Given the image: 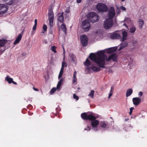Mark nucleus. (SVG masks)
<instances>
[{"label": "nucleus", "instance_id": "nucleus-1", "mask_svg": "<svg viewBox=\"0 0 147 147\" xmlns=\"http://www.w3.org/2000/svg\"><path fill=\"white\" fill-rule=\"evenodd\" d=\"M104 52L100 51L97 53L96 55L93 53H91L89 57L90 59L96 64H103L104 61L101 59V57L104 55Z\"/></svg>", "mask_w": 147, "mask_h": 147}, {"label": "nucleus", "instance_id": "nucleus-2", "mask_svg": "<svg viewBox=\"0 0 147 147\" xmlns=\"http://www.w3.org/2000/svg\"><path fill=\"white\" fill-rule=\"evenodd\" d=\"M112 39H120V40L122 41L120 45V47L118 49V51H120L123 48L126 47L128 45L127 42H123V41L126 40L127 37H110Z\"/></svg>", "mask_w": 147, "mask_h": 147}, {"label": "nucleus", "instance_id": "nucleus-3", "mask_svg": "<svg viewBox=\"0 0 147 147\" xmlns=\"http://www.w3.org/2000/svg\"><path fill=\"white\" fill-rule=\"evenodd\" d=\"M48 16L49 21V25L51 27H52L53 25L54 17L52 8H51L49 9Z\"/></svg>", "mask_w": 147, "mask_h": 147}, {"label": "nucleus", "instance_id": "nucleus-4", "mask_svg": "<svg viewBox=\"0 0 147 147\" xmlns=\"http://www.w3.org/2000/svg\"><path fill=\"white\" fill-rule=\"evenodd\" d=\"M87 17L88 20H90L92 22H97L98 19V16L94 12L89 13L87 15Z\"/></svg>", "mask_w": 147, "mask_h": 147}, {"label": "nucleus", "instance_id": "nucleus-5", "mask_svg": "<svg viewBox=\"0 0 147 147\" xmlns=\"http://www.w3.org/2000/svg\"><path fill=\"white\" fill-rule=\"evenodd\" d=\"M82 27L84 31H88L90 28V24L89 20H85L84 21L82 22Z\"/></svg>", "mask_w": 147, "mask_h": 147}, {"label": "nucleus", "instance_id": "nucleus-6", "mask_svg": "<svg viewBox=\"0 0 147 147\" xmlns=\"http://www.w3.org/2000/svg\"><path fill=\"white\" fill-rule=\"evenodd\" d=\"M113 25V20L107 19L104 22L103 26L106 29H108L111 28Z\"/></svg>", "mask_w": 147, "mask_h": 147}, {"label": "nucleus", "instance_id": "nucleus-7", "mask_svg": "<svg viewBox=\"0 0 147 147\" xmlns=\"http://www.w3.org/2000/svg\"><path fill=\"white\" fill-rule=\"evenodd\" d=\"M93 118L90 121H91V125L94 130L96 131L98 130L97 126L99 124V121L98 120L96 119V118L94 116Z\"/></svg>", "mask_w": 147, "mask_h": 147}, {"label": "nucleus", "instance_id": "nucleus-8", "mask_svg": "<svg viewBox=\"0 0 147 147\" xmlns=\"http://www.w3.org/2000/svg\"><path fill=\"white\" fill-rule=\"evenodd\" d=\"M97 9L98 10L101 12H105L107 10V6L105 4L98 3L96 6Z\"/></svg>", "mask_w": 147, "mask_h": 147}, {"label": "nucleus", "instance_id": "nucleus-9", "mask_svg": "<svg viewBox=\"0 0 147 147\" xmlns=\"http://www.w3.org/2000/svg\"><path fill=\"white\" fill-rule=\"evenodd\" d=\"M115 12L114 7H111L108 12V16L109 19L113 20V17L115 16Z\"/></svg>", "mask_w": 147, "mask_h": 147}, {"label": "nucleus", "instance_id": "nucleus-10", "mask_svg": "<svg viewBox=\"0 0 147 147\" xmlns=\"http://www.w3.org/2000/svg\"><path fill=\"white\" fill-rule=\"evenodd\" d=\"M82 118L84 120H89L91 119L94 117V115L92 114L88 115L86 113H83L81 115Z\"/></svg>", "mask_w": 147, "mask_h": 147}, {"label": "nucleus", "instance_id": "nucleus-11", "mask_svg": "<svg viewBox=\"0 0 147 147\" xmlns=\"http://www.w3.org/2000/svg\"><path fill=\"white\" fill-rule=\"evenodd\" d=\"M8 7L5 5L0 4V14H2L6 12L7 10Z\"/></svg>", "mask_w": 147, "mask_h": 147}, {"label": "nucleus", "instance_id": "nucleus-12", "mask_svg": "<svg viewBox=\"0 0 147 147\" xmlns=\"http://www.w3.org/2000/svg\"><path fill=\"white\" fill-rule=\"evenodd\" d=\"M101 59L103 60L104 61V63L103 64H102L101 63H100V64H99V63L97 64L98 66L100 67L105 68V60L107 61V55H105L104 54V55H103V56H102Z\"/></svg>", "mask_w": 147, "mask_h": 147}, {"label": "nucleus", "instance_id": "nucleus-13", "mask_svg": "<svg viewBox=\"0 0 147 147\" xmlns=\"http://www.w3.org/2000/svg\"><path fill=\"white\" fill-rule=\"evenodd\" d=\"M99 124L100 127L104 130H106L109 127L108 126V123L104 121H101Z\"/></svg>", "mask_w": 147, "mask_h": 147}, {"label": "nucleus", "instance_id": "nucleus-14", "mask_svg": "<svg viewBox=\"0 0 147 147\" xmlns=\"http://www.w3.org/2000/svg\"><path fill=\"white\" fill-rule=\"evenodd\" d=\"M111 59L114 62L117 61V56L116 53H113L107 59V61H109Z\"/></svg>", "mask_w": 147, "mask_h": 147}, {"label": "nucleus", "instance_id": "nucleus-15", "mask_svg": "<svg viewBox=\"0 0 147 147\" xmlns=\"http://www.w3.org/2000/svg\"><path fill=\"white\" fill-rule=\"evenodd\" d=\"M88 37H80L81 42L83 47H86L88 44Z\"/></svg>", "mask_w": 147, "mask_h": 147}, {"label": "nucleus", "instance_id": "nucleus-16", "mask_svg": "<svg viewBox=\"0 0 147 147\" xmlns=\"http://www.w3.org/2000/svg\"><path fill=\"white\" fill-rule=\"evenodd\" d=\"M132 101L134 105H138L141 102V100L139 97H135L133 98Z\"/></svg>", "mask_w": 147, "mask_h": 147}, {"label": "nucleus", "instance_id": "nucleus-17", "mask_svg": "<svg viewBox=\"0 0 147 147\" xmlns=\"http://www.w3.org/2000/svg\"><path fill=\"white\" fill-rule=\"evenodd\" d=\"M5 80L7 81L9 83V84H11L12 83L15 85H17V83L13 81V79L9 77V76H6L5 78Z\"/></svg>", "mask_w": 147, "mask_h": 147}, {"label": "nucleus", "instance_id": "nucleus-18", "mask_svg": "<svg viewBox=\"0 0 147 147\" xmlns=\"http://www.w3.org/2000/svg\"><path fill=\"white\" fill-rule=\"evenodd\" d=\"M117 49V48L116 47L110 48L108 49L107 52L109 53H111L115 52Z\"/></svg>", "mask_w": 147, "mask_h": 147}, {"label": "nucleus", "instance_id": "nucleus-19", "mask_svg": "<svg viewBox=\"0 0 147 147\" xmlns=\"http://www.w3.org/2000/svg\"><path fill=\"white\" fill-rule=\"evenodd\" d=\"M88 69H91L94 72H97L100 71V69L95 66H90L88 67Z\"/></svg>", "mask_w": 147, "mask_h": 147}, {"label": "nucleus", "instance_id": "nucleus-20", "mask_svg": "<svg viewBox=\"0 0 147 147\" xmlns=\"http://www.w3.org/2000/svg\"><path fill=\"white\" fill-rule=\"evenodd\" d=\"M119 31H117L111 34V37H120Z\"/></svg>", "mask_w": 147, "mask_h": 147}, {"label": "nucleus", "instance_id": "nucleus-21", "mask_svg": "<svg viewBox=\"0 0 147 147\" xmlns=\"http://www.w3.org/2000/svg\"><path fill=\"white\" fill-rule=\"evenodd\" d=\"M60 80L59 81L57 85V88L59 90L60 89L61 86L62 85V82L64 81L63 78L60 79Z\"/></svg>", "mask_w": 147, "mask_h": 147}, {"label": "nucleus", "instance_id": "nucleus-22", "mask_svg": "<svg viewBox=\"0 0 147 147\" xmlns=\"http://www.w3.org/2000/svg\"><path fill=\"white\" fill-rule=\"evenodd\" d=\"M138 23L139 25L140 29H142L144 24V20L142 19H139L138 21Z\"/></svg>", "mask_w": 147, "mask_h": 147}, {"label": "nucleus", "instance_id": "nucleus-23", "mask_svg": "<svg viewBox=\"0 0 147 147\" xmlns=\"http://www.w3.org/2000/svg\"><path fill=\"white\" fill-rule=\"evenodd\" d=\"M7 42V40H0V47H4Z\"/></svg>", "mask_w": 147, "mask_h": 147}, {"label": "nucleus", "instance_id": "nucleus-24", "mask_svg": "<svg viewBox=\"0 0 147 147\" xmlns=\"http://www.w3.org/2000/svg\"><path fill=\"white\" fill-rule=\"evenodd\" d=\"M133 90L131 89H129L127 90L126 93V96L127 97L130 96L132 93Z\"/></svg>", "mask_w": 147, "mask_h": 147}, {"label": "nucleus", "instance_id": "nucleus-25", "mask_svg": "<svg viewBox=\"0 0 147 147\" xmlns=\"http://www.w3.org/2000/svg\"><path fill=\"white\" fill-rule=\"evenodd\" d=\"M70 59L71 60V62H72L74 63H76V57L75 55L73 54H72L70 56Z\"/></svg>", "mask_w": 147, "mask_h": 147}, {"label": "nucleus", "instance_id": "nucleus-26", "mask_svg": "<svg viewBox=\"0 0 147 147\" xmlns=\"http://www.w3.org/2000/svg\"><path fill=\"white\" fill-rule=\"evenodd\" d=\"M130 21V19L128 18H126L124 20V24L123 25V26H126V28H127L128 29V27L126 24V23L129 22Z\"/></svg>", "mask_w": 147, "mask_h": 147}, {"label": "nucleus", "instance_id": "nucleus-27", "mask_svg": "<svg viewBox=\"0 0 147 147\" xmlns=\"http://www.w3.org/2000/svg\"><path fill=\"white\" fill-rule=\"evenodd\" d=\"M76 71H75L74 72V74L73 75V83H75V82H76L77 81V79L76 78Z\"/></svg>", "mask_w": 147, "mask_h": 147}, {"label": "nucleus", "instance_id": "nucleus-28", "mask_svg": "<svg viewBox=\"0 0 147 147\" xmlns=\"http://www.w3.org/2000/svg\"><path fill=\"white\" fill-rule=\"evenodd\" d=\"M129 32L131 33H134L136 30V28L134 26H132L129 28Z\"/></svg>", "mask_w": 147, "mask_h": 147}, {"label": "nucleus", "instance_id": "nucleus-29", "mask_svg": "<svg viewBox=\"0 0 147 147\" xmlns=\"http://www.w3.org/2000/svg\"><path fill=\"white\" fill-rule=\"evenodd\" d=\"M84 64L85 66L87 67L90 65L91 63L88 59H87Z\"/></svg>", "mask_w": 147, "mask_h": 147}, {"label": "nucleus", "instance_id": "nucleus-30", "mask_svg": "<svg viewBox=\"0 0 147 147\" xmlns=\"http://www.w3.org/2000/svg\"><path fill=\"white\" fill-rule=\"evenodd\" d=\"M61 28L63 32L66 34V28L65 25L64 24H63L61 26Z\"/></svg>", "mask_w": 147, "mask_h": 147}, {"label": "nucleus", "instance_id": "nucleus-31", "mask_svg": "<svg viewBox=\"0 0 147 147\" xmlns=\"http://www.w3.org/2000/svg\"><path fill=\"white\" fill-rule=\"evenodd\" d=\"M22 37H17L13 43V45H16L21 40Z\"/></svg>", "mask_w": 147, "mask_h": 147}, {"label": "nucleus", "instance_id": "nucleus-32", "mask_svg": "<svg viewBox=\"0 0 147 147\" xmlns=\"http://www.w3.org/2000/svg\"><path fill=\"white\" fill-rule=\"evenodd\" d=\"M116 11L117 15H119L121 12L120 7L118 6H116Z\"/></svg>", "mask_w": 147, "mask_h": 147}, {"label": "nucleus", "instance_id": "nucleus-33", "mask_svg": "<svg viewBox=\"0 0 147 147\" xmlns=\"http://www.w3.org/2000/svg\"><path fill=\"white\" fill-rule=\"evenodd\" d=\"M58 19L59 21L61 22H63L64 18L62 14H61L59 16Z\"/></svg>", "mask_w": 147, "mask_h": 147}, {"label": "nucleus", "instance_id": "nucleus-34", "mask_svg": "<svg viewBox=\"0 0 147 147\" xmlns=\"http://www.w3.org/2000/svg\"><path fill=\"white\" fill-rule=\"evenodd\" d=\"M94 92L93 90H91L90 92L88 95V96L91 97L92 98H93L94 97Z\"/></svg>", "mask_w": 147, "mask_h": 147}, {"label": "nucleus", "instance_id": "nucleus-35", "mask_svg": "<svg viewBox=\"0 0 147 147\" xmlns=\"http://www.w3.org/2000/svg\"><path fill=\"white\" fill-rule=\"evenodd\" d=\"M137 42L136 40H135L132 43V44L134 46V47L133 48H131V49L132 50H133L134 49L135 47H136L137 44Z\"/></svg>", "mask_w": 147, "mask_h": 147}, {"label": "nucleus", "instance_id": "nucleus-36", "mask_svg": "<svg viewBox=\"0 0 147 147\" xmlns=\"http://www.w3.org/2000/svg\"><path fill=\"white\" fill-rule=\"evenodd\" d=\"M57 87L53 88L50 91V94H53L56 90Z\"/></svg>", "mask_w": 147, "mask_h": 147}, {"label": "nucleus", "instance_id": "nucleus-37", "mask_svg": "<svg viewBox=\"0 0 147 147\" xmlns=\"http://www.w3.org/2000/svg\"><path fill=\"white\" fill-rule=\"evenodd\" d=\"M56 47H55V46H53L51 47V49L54 53H56L57 52V51L56 50Z\"/></svg>", "mask_w": 147, "mask_h": 147}, {"label": "nucleus", "instance_id": "nucleus-38", "mask_svg": "<svg viewBox=\"0 0 147 147\" xmlns=\"http://www.w3.org/2000/svg\"><path fill=\"white\" fill-rule=\"evenodd\" d=\"M123 37H126L127 36V32L125 31H123L122 32Z\"/></svg>", "mask_w": 147, "mask_h": 147}, {"label": "nucleus", "instance_id": "nucleus-39", "mask_svg": "<svg viewBox=\"0 0 147 147\" xmlns=\"http://www.w3.org/2000/svg\"><path fill=\"white\" fill-rule=\"evenodd\" d=\"M73 98L76 99L77 100H78L79 99V97L78 96L76 95V94H73Z\"/></svg>", "mask_w": 147, "mask_h": 147}, {"label": "nucleus", "instance_id": "nucleus-40", "mask_svg": "<svg viewBox=\"0 0 147 147\" xmlns=\"http://www.w3.org/2000/svg\"><path fill=\"white\" fill-rule=\"evenodd\" d=\"M120 8L123 11H125L126 10V8L123 6H121Z\"/></svg>", "mask_w": 147, "mask_h": 147}, {"label": "nucleus", "instance_id": "nucleus-41", "mask_svg": "<svg viewBox=\"0 0 147 147\" xmlns=\"http://www.w3.org/2000/svg\"><path fill=\"white\" fill-rule=\"evenodd\" d=\"M134 108L133 107H131L130 108V112H129V114L130 115H131V114L132 113V111L133 109H134Z\"/></svg>", "mask_w": 147, "mask_h": 147}, {"label": "nucleus", "instance_id": "nucleus-42", "mask_svg": "<svg viewBox=\"0 0 147 147\" xmlns=\"http://www.w3.org/2000/svg\"><path fill=\"white\" fill-rule=\"evenodd\" d=\"M43 29L44 31H46L47 30V26L44 24L43 25Z\"/></svg>", "mask_w": 147, "mask_h": 147}, {"label": "nucleus", "instance_id": "nucleus-43", "mask_svg": "<svg viewBox=\"0 0 147 147\" xmlns=\"http://www.w3.org/2000/svg\"><path fill=\"white\" fill-rule=\"evenodd\" d=\"M63 65V68H64V67H66L67 66L66 63L64 61L62 63L61 66H62Z\"/></svg>", "mask_w": 147, "mask_h": 147}, {"label": "nucleus", "instance_id": "nucleus-44", "mask_svg": "<svg viewBox=\"0 0 147 147\" xmlns=\"http://www.w3.org/2000/svg\"><path fill=\"white\" fill-rule=\"evenodd\" d=\"M63 73L59 72V76H58V79H59L62 77Z\"/></svg>", "mask_w": 147, "mask_h": 147}, {"label": "nucleus", "instance_id": "nucleus-45", "mask_svg": "<svg viewBox=\"0 0 147 147\" xmlns=\"http://www.w3.org/2000/svg\"><path fill=\"white\" fill-rule=\"evenodd\" d=\"M64 68H63V65L62 66H61V70H60L59 72L63 73Z\"/></svg>", "mask_w": 147, "mask_h": 147}, {"label": "nucleus", "instance_id": "nucleus-46", "mask_svg": "<svg viewBox=\"0 0 147 147\" xmlns=\"http://www.w3.org/2000/svg\"><path fill=\"white\" fill-rule=\"evenodd\" d=\"M91 129V128L90 127L88 126L86 128L84 129L85 130H87L88 131H90Z\"/></svg>", "mask_w": 147, "mask_h": 147}, {"label": "nucleus", "instance_id": "nucleus-47", "mask_svg": "<svg viewBox=\"0 0 147 147\" xmlns=\"http://www.w3.org/2000/svg\"><path fill=\"white\" fill-rule=\"evenodd\" d=\"M114 91V87L113 86H111V89L110 90V92L113 93V92Z\"/></svg>", "mask_w": 147, "mask_h": 147}, {"label": "nucleus", "instance_id": "nucleus-48", "mask_svg": "<svg viewBox=\"0 0 147 147\" xmlns=\"http://www.w3.org/2000/svg\"><path fill=\"white\" fill-rule=\"evenodd\" d=\"M143 92H140L138 94V95L140 97H141L143 94Z\"/></svg>", "mask_w": 147, "mask_h": 147}, {"label": "nucleus", "instance_id": "nucleus-49", "mask_svg": "<svg viewBox=\"0 0 147 147\" xmlns=\"http://www.w3.org/2000/svg\"><path fill=\"white\" fill-rule=\"evenodd\" d=\"M97 34V35H96V36H101V34L102 33H100V32H97V33H96Z\"/></svg>", "mask_w": 147, "mask_h": 147}, {"label": "nucleus", "instance_id": "nucleus-50", "mask_svg": "<svg viewBox=\"0 0 147 147\" xmlns=\"http://www.w3.org/2000/svg\"><path fill=\"white\" fill-rule=\"evenodd\" d=\"M65 12L67 13H69L70 12L69 9V8H67L66 9Z\"/></svg>", "mask_w": 147, "mask_h": 147}, {"label": "nucleus", "instance_id": "nucleus-51", "mask_svg": "<svg viewBox=\"0 0 147 147\" xmlns=\"http://www.w3.org/2000/svg\"><path fill=\"white\" fill-rule=\"evenodd\" d=\"M36 26L37 25H34L33 27V29L34 30H35L36 29Z\"/></svg>", "mask_w": 147, "mask_h": 147}, {"label": "nucleus", "instance_id": "nucleus-52", "mask_svg": "<svg viewBox=\"0 0 147 147\" xmlns=\"http://www.w3.org/2000/svg\"><path fill=\"white\" fill-rule=\"evenodd\" d=\"M113 93L110 92L109 94V95L108 98H109L112 95Z\"/></svg>", "mask_w": 147, "mask_h": 147}, {"label": "nucleus", "instance_id": "nucleus-53", "mask_svg": "<svg viewBox=\"0 0 147 147\" xmlns=\"http://www.w3.org/2000/svg\"><path fill=\"white\" fill-rule=\"evenodd\" d=\"M82 0H77L76 1L78 3H80L82 2Z\"/></svg>", "mask_w": 147, "mask_h": 147}, {"label": "nucleus", "instance_id": "nucleus-54", "mask_svg": "<svg viewBox=\"0 0 147 147\" xmlns=\"http://www.w3.org/2000/svg\"><path fill=\"white\" fill-rule=\"evenodd\" d=\"M34 23H35V24H34V25H37V19H36L35 20Z\"/></svg>", "mask_w": 147, "mask_h": 147}, {"label": "nucleus", "instance_id": "nucleus-55", "mask_svg": "<svg viewBox=\"0 0 147 147\" xmlns=\"http://www.w3.org/2000/svg\"><path fill=\"white\" fill-rule=\"evenodd\" d=\"M33 88L34 89V90L35 91H38V89L35 88L34 87H33Z\"/></svg>", "mask_w": 147, "mask_h": 147}, {"label": "nucleus", "instance_id": "nucleus-56", "mask_svg": "<svg viewBox=\"0 0 147 147\" xmlns=\"http://www.w3.org/2000/svg\"><path fill=\"white\" fill-rule=\"evenodd\" d=\"M63 53L64 54L65 53V48H64V46H63Z\"/></svg>", "mask_w": 147, "mask_h": 147}, {"label": "nucleus", "instance_id": "nucleus-57", "mask_svg": "<svg viewBox=\"0 0 147 147\" xmlns=\"http://www.w3.org/2000/svg\"><path fill=\"white\" fill-rule=\"evenodd\" d=\"M28 113L29 115H32L33 114V113H30L29 111V112Z\"/></svg>", "mask_w": 147, "mask_h": 147}, {"label": "nucleus", "instance_id": "nucleus-58", "mask_svg": "<svg viewBox=\"0 0 147 147\" xmlns=\"http://www.w3.org/2000/svg\"><path fill=\"white\" fill-rule=\"evenodd\" d=\"M43 42L44 43H45L46 44L47 43V40H44Z\"/></svg>", "mask_w": 147, "mask_h": 147}, {"label": "nucleus", "instance_id": "nucleus-59", "mask_svg": "<svg viewBox=\"0 0 147 147\" xmlns=\"http://www.w3.org/2000/svg\"><path fill=\"white\" fill-rule=\"evenodd\" d=\"M80 37H86V35H82Z\"/></svg>", "mask_w": 147, "mask_h": 147}, {"label": "nucleus", "instance_id": "nucleus-60", "mask_svg": "<svg viewBox=\"0 0 147 147\" xmlns=\"http://www.w3.org/2000/svg\"><path fill=\"white\" fill-rule=\"evenodd\" d=\"M22 35L21 34H19L18 37H22Z\"/></svg>", "mask_w": 147, "mask_h": 147}, {"label": "nucleus", "instance_id": "nucleus-61", "mask_svg": "<svg viewBox=\"0 0 147 147\" xmlns=\"http://www.w3.org/2000/svg\"><path fill=\"white\" fill-rule=\"evenodd\" d=\"M77 89L78 90H80V88H79V87H78L77 88Z\"/></svg>", "mask_w": 147, "mask_h": 147}, {"label": "nucleus", "instance_id": "nucleus-62", "mask_svg": "<svg viewBox=\"0 0 147 147\" xmlns=\"http://www.w3.org/2000/svg\"><path fill=\"white\" fill-rule=\"evenodd\" d=\"M122 2H123L125 0H121Z\"/></svg>", "mask_w": 147, "mask_h": 147}, {"label": "nucleus", "instance_id": "nucleus-63", "mask_svg": "<svg viewBox=\"0 0 147 147\" xmlns=\"http://www.w3.org/2000/svg\"><path fill=\"white\" fill-rule=\"evenodd\" d=\"M52 32H50V34H52Z\"/></svg>", "mask_w": 147, "mask_h": 147}, {"label": "nucleus", "instance_id": "nucleus-64", "mask_svg": "<svg viewBox=\"0 0 147 147\" xmlns=\"http://www.w3.org/2000/svg\"><path fill=\"white\" fill-rule=\"evenodd\" d=\"M110 71H112L111 70H109V71L110 72Z\"/></svg>", "mask_w": 147, "mask_h": 147}]
</instances>
